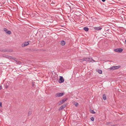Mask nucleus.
I'll use <instances>...</instances> for the list:
<instances>
[{"instance_id": "1", "label": "nucleus", "mask_w": 126, "mask_h": 126, "mask_svg": "<svg viewBox=\"0 0 126 126\" xmlns=\"http://www.w3.org/2000/svg\"><path fill=\"white\" fill-rule=\"evenodd\" d=\"M79 60L80 62H81L84 61H85L89 62H92V61H93L94 62H95L94 60H93L91 58H84L83 59H80Z\"/></svg>"}, {"instance_id": "2", "label": "nucleus", "mask_w": 126, "mask_h": 126, "mask_svg": "<svg viewBox=\"0 0 126 126\" xmlns=\"http://www.w3.org/2000/svg\"><path fill=\"white\" fill-rule=\"evenodd\" d=\"M121 66L120 65L114 66L109 69L110 70H114L120 68Z\"/></svg>"}, {"instance_id": "3", "label": "nucleus", "mask_w": 126, "mask_h": 126, "mask_svg": "<svg viewBox=\"0 0 126 126\" xmlns=\"http://www.w3.org/2000/svg\"><path fill=\"white\" fill-rule=\"evenodd\" d=\"M64 81V79L63 77L60 76V78L59 80V82L60 83H62Z\"/></svg>"}, {"instance_id": "4", "label": "nucleus", "mask_w": 126, "mask_h": 126, "mask_svg": "<svg viewBox=\"0 0 126 126\" xmlns=\"http://www.w3.org/2000/svg\"><path fill=\"white\" fill-rule=\"evenodd\" d=\"M123 50V49L121 48H117L114 49V51L116 52H121Z\"/></svg>"}, {"instance_id": "5", "label": "nucleus", "mask_w": 126, "mask_h": 126, "mask_svg": "<svg viewBox=\"0 0 126 126\" xmlns=\"http://www.w3.org/2000/svg\"><path fill=\"white\" fill-rule=\"evenodd\" d=\"M64 94V93H58L56 94V96L58 97H61L63 96Z\"/></svg>"}, {"instance_id": "6", "label": "nucleus", "mask_w": 126, "mask_h": 126, "mask_svg": "<svg viewBox=\"0 0 126 126\" xmlns=\"http://www.w3.org/2000/svg\"><path fill=\"white\" fill-rule=\"evenodd\" d=\"M29 44V42H25L22 44V46L23 47H24Z\"/></svg>"}, {"instance_id": "7", "label": "nucleus", "mask_w": 126, "mask_h": 126, "mask_svg": "<svg viewBox=\"0 0 126 126\" xmlns=\"http://www.w3.org/2000/svg\"><path fill=\"white\" fill-rule=\"evenodd\" d=\"M94 29L95 30H100L102 29V28L101 27H94Z\"/></svg>"}, {"instance_id": "8", "label": "nucleus", "mask_w": 126, "mask_h": 126, "mask_svg": "<svg viewBox=\"0 0 126 126\" xmlns=\"http://www.w3.org/2000/svg\"><path fill=\"white\" fill-rule=\"evenodd\" d=\"M66 105L65 104L63 105L62 106L59 108V109L60 110H62L63 109L66 107Z\"/></svg>"}, {"instance_id": "9", "label": "nucleus", "mask_w": 126, "mask_h": 126, "mask_svg": "<svg viewBox=\"0 0 126 126\" xmlns=\"http://www.w3.org/2000/svg\"><path fill=\"white\" fill-rule=\"evenodd\" d=\"M61 44L62 46H64L65 45V42L63 41H62L61 42Z\"/></svg>"}, {"instance_id": "10", "label": "nucleus", "mask_w": 126, "mask_h": 126, "mask_svg": "<svg viewBox=\"0 0 126 126\" xmlns=\"http://www.w3.org/2000/svg\"><path fill=\"white\" fill-rule=\"evenodd\" d=\"M103 98L104 100H105L106 99V95L105 94H104L103 95Z\"/></svg>"}, {"instance_id": "11", "label": "nucleus", "mask_w": 126, "mask_h": 126, "mask_svg": "<svg viewBox=\"0 0 126 126\" xmlns=\"http://www.w3.org/2000/svg\"><path fill=\"white\" fill-rule=\"evenodd\" d=\"M83 29H84V30L86 32L88 31L89 30L88 28L86 27H84L83 28Z\"/></svg>"}, {"instance_id": "12", "label": "nucleus", "mask_w": 126, "mask_h": 126, "mask_svg": "<svg viewBox=\"0 0 126 126\" xmlns=\"http://www.w3.org/2000/svg\"><path fill=\"white\" fill-rule=\"evenodd\" d=\"M6 33L8 34H10L11 33V32L10 31H7Z\"/></svg>"}, {"instance_id": "13", "label": "nucleus", "mask_w": 126, "mask_h": 126, "mask_svg": "<svg viewBox=\"0 0 126 126\" xmlns=\"http://www.w3.org/2000/svg\"><path fill=\"white\" fill-rule=\"evenodd\" d=\"M97 72L100 74H101L102 73V71L101 70H98Z\"/></svg>"}, {"instance_id": "14", "label": "nucleus", "mask_w": 126, "mask_h": 126, "mask_svg": "<svg viewBox=\"0 0 126 126\" xmlns=\"http://www.w3.org/2000/svg\"><path fill=\"white\" fill-rule=\"evenodd\" d=\"M90 112L91 113H95V112L94 111V110H90Z\"/></svg>"}, {"instance_id": "15", "label": "nucleus", "mask_w": 126, "mask_h": 126, "mask_svg": "<svg viewBox=\"0 0 126 126\" xmlns=\"http://www.w3.org/2000/svg\"><path fill=\"white\" fill-rule=\"evenodd\" d=\"M63 102L62 100H61L60 102H59V104H62Z\"/></svg>"}, {"instance_id": "16", "label": "nucleus", "mask_w": 126, "mask_h": 126, "mask_svg": "<svg viewBox=\"0 0 126 126\" xmlns=\"http://www.w3.org/2000/svg\"><path fill=\"white\" fill-rule=\"evenodd\" d=\"M74 105L76 107H77L78 106L79 104L78 103L76 102L75 103Z\"/></svg>"}, {"instance_id": "17", "label": "nucleus", "mask_w": 126, "mask_h": 126, "mask_svg": "<svg viewBox=\"0 0 126 126\" xmlns=\"http://www.w3.org/2000/svg\"><path fill=\"white\" fill-rule=\"evenodd\" d=\"M8 85H9L8 83L6 84L5 85V87L6 88H7L8 87Z\"/></svg>"}, {"instance_id": "18", "label": "nucleus", "mask_w": 126, "mask_h": 126, "mask_svg": "<svg viewBox=\"0 0 126 126\" xmlns=\"http://www.w3.org/2000/svg\"><path fill=\"white\" fill-rule=\"evenodd\" d=\"M67 99L66 98H64L63 99V100H62L63 101V102H64Z\"/></svg>"}, {"instance_id": "19", "label": "nucleus", "mask_w": 126, "mask_h": 126, "mask_svg": "<svg viewBox=\"0 0 126 126\" xmlns=\"http://www.w3.org/2000/svg\"><path fill=\"white\" fill-rule=\"evenodd\" d=\"M90 119L92 121H93L94 120V118L93 117H91V118Z\"/></svg>"}, {"instance_id": "20", "label": "nucleus", "mask_w": 126, "mask_h": 126, "mask_svg": "<svg viewBox=\"0 0 126 126\" xmlns=\"http://www.w3.org/2000/svg\"><path fill=\"white\" fill-rule=\"evenodd\" d=\"M32 111H29L28 112V115H31L32 114Z\"/></svg>"}, {"instance_id": "21", "label": "nucleus", "mask_w": 126, "mask_h": 126, "mask_svg": "<svg viewBox=\"0 0 126 126\" xmlns=\"http://www.w3.org/2000/svg\"><path fill=\"white\" fill-rule=\"evenodd\" d=\"M4 30L6 33L7 31H8L7 29L5 28L4 29Z\"/></svg>"}, {"instance_id": "22", "label": "nucleus", "mask_w": 126, "mask_h": 126, "mask_svg": "<svg viewBox=\"0 0 126 126\" xmlns=\"http://www.w3.org/2000/svg\"><path fill=\"white\" fill-rule=\"evenodd\" d=\"M2 86H0V90L2 89Z\"/></svg>"}, {"instance_id": "23", "label": "nucleus", "mask_w": 126, "mask_h": 126, "mask_svg": "<svg viewBox=\"0 0 126 126\" xmlns=\"http://www.w3.org/2000/svg\"><path fill=\"white\" fill-rule=\"evenodd\" d=\"M0 106L1 107L2 106V103H1V102H0Z\"/></svg>"}, {"instance_id": "24", "label": "nucleus", "mask_w": 126, "mask_h": 126, "mask_svg": "<svg viewBox=\"0 0 126 126\" xmlns=\"http://www.w3.org/2000/svg\"><path fill=\"white\" fill-rule=\"evenodd\" d=\"M102 0V1L104 2L105 1V0Z\"/></svg>"}, {"instance_id": "25", "label": "nucleus", "mask_w": 126, "mask_h": 126, "mask_svg": "<svg viewBox=\"0 0 126 126\" xmlns=\"http://www.w3.org/2000/svg\"><path fill=\"white\" fill-rule=\"evenodd\" d=\"M125 44H126V40H125Z\"/></svg>"}, {"instance_id": "26", "label": "nucleus", "mask_w": 126, "mask_h": 126, "mask_svg": "<svg viewBox=\"0 0 126 126\" xmlns=\"http://www.w3.org/2000/svg\"><path fill=\"white\" fill-rule=\"evenodd\" d=\"M52 78V79H53V80H54V79L53 78Z\"/></svg>"}]
</instances>
